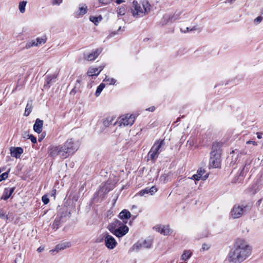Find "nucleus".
<instances>
[{
    "label": "nucleus",
    "mask_w": 263,
    "mask_h": 263,
    "mask_svg": "<svg viewBox=\"0 0 263 263\" xmlns=\"http://www.w3.org/2000/svg\"><path fill=\"white\" fill-rule=\"evenodd\" d=\"M252 248L243 239H238L228 255V260L232 263H240L251 254Z\"/></svg>",
    "instance_id": "1"
},
{
    "label": "nucleus",
    "mask_w": 263,
    "mask_h": 263,
    "mask_svg": "<svg viewBox=\"0 0 263 263\" xmlns=\"http://www.w3.org/2000/svg\"><path fill=\"white\" fill-rule=\"evenodd\" d=\"M133 15H147L152 10V6L147 0L142 1L141 5L137 1H134L130 9Z\"/></svg>",
    "instance_id": "2"
},
{
    "label": "nucleus",
    "mask_w": 263,
    "mask_h": 263,
    "mask_svg": "<svg viewBox=\"0 0 263 263\" xmlns=\"http://www.w3.org/2000/svg\"><path fill=\"white\" fill-rule=\"evenodd\" d=\"M107 228L112 234L119 238L126 234L129 230L126 223L117 219L109 223Z\"/></svg>",
    "instance_id": "3"
},
{
    "label": "nucleus",
    "mask_w": 263,
    "mask_h": 263,
    "mask_svg": "<svg viewBox=\"0 0 263 263\" xmlns=\"http://www.w3.org/2000/svg\"><path fill=\"white\" fill-rule=\"evenodd\" d=\"M220 144L215 142L213 143L211 157L210 159L209 165L213 168H218L220 164Z\"/></svg>",
    "instance_id": "4"
},
{
    "label": "nucleus",
    "mask_w": 263,
    "mask_h": 263,
    "mask_svg": "<svg viewBox=\"0 0 263 263\" xmlns=\"http://www.w3.org/2000/svg\"><path fill=\"white\" fill-rule=\"evenodd\" d=\"M102 240L98 241V242H100L104 240L105 247L109 250H112L116 247L118 243L112 235H110L108 232H105L102 234Z\"/></svg>",
    "instance_id": "5"
},
{
    "label": "nucleus",
    "mask_w": 263,
    "mask_h": 263,
    "mask_svg": "<svg viewBox=\"0 0 263 263\" xmlns=\"http://www.w3.org/2000/svg\"><path fill=\"white\" fill-rule=\"evenodd\" d=\"M135 119L133 115H124L119 117L117 123L120 126H132L134 123Z\"/></svg>",
    "instance_id": "6"
},
{
    "label": "nucleus",
    "mask_w": 263,
    "mask_h": 263,
    "mask_svg": "<svg viewBox=\"0 0 263 263\" xmlns=\"http://www.w3.org/2000/svg\"><path fill=\"white\" fill-rule=\"evenodd\" d=\"M246 206L243 205H240L239 204H235L231 209L230 215L233 219H237L241 217L245 211Z\"/></svg>",
    "instance_id": "7"
},
{
    "label": "nucleus",
    "mask_w": 263,
    "mask_h": 263,
    "mask_svg": "<svg viewBox=\"0 0 263 263\" xmlns=\"http://www.w3.org/2000/svg\"><path fill=\"white\" fill-rule=\"evenodd\" d=\"M63 146L69 156L73 154L78 149V146L72 138L67 140Z\"/></svg>",
    "instance_id": "8"
},
{
    "label": "nucleus",
    "mask_w": 263,
    "mask_h": 263,
    "mask_svg": "<svg viewBox=\"0 0 263 263\" xmlns=\"http://www.w3.org/2000/svg\"><path fill=\"white\" fill-rule=\"evenodd\" d=\"M153 229L163 235H170L172 232L168 226L158 224L154 227Z\"/></svg>",
    "instance_id": "9"
},
{
    "label": "nucleus",
    "mask_w": 263,
    "mask_h": 263,
    "mask_svg": "<svg viewBox=\"0 0 263 263\" xmlns=\"http://www.w3.org/2000/svg\"><path fill=\"white\" fill-rule=\"evenodd\" d=\"M152 245V240L151 239H147L143 240L141 242H138L136 244L134 245L133 247V249H136L138 250L140 248H149L151 247Z\"/></svg>",
    "instance_id": "10"
},
{
    "label": "nucleus",
    "mask_w": 263,
    "mask_h": 263,
    "mask_svg": "<svg viewBox=\"0 0 263 263\" xmlns=\"http://www.w3.org/2000/svg\"><path fill=\"white\" fill-rule=\"evenodd\" d=\"M205 173V171L203 169L200 168L198 170L197 173L194 175L192 177L188 178V179H195V180L198 181L200 179H202V180H206L209 174H206L205 175L203 176V174Z\"/></svg>",
    "instance_id": "11"
},
{
    "label": "nucleus",
    "mask_w": 263,
    "mask_h": 263,
    "mask_svg": "<svg viewBox=\"0 0 263 263\" xmlns=\"http://www.w3.org/2000/svg\"><path fill=\"white\" fill-rule=\"evenodd\" d=\"M101 49H97L92 51L91 53L89 54H85L84 59L89 61H93L99 56V55L101 53Z\"/></svg>",
    "instance_id": "12"
},
{
    "label": "nucleus",
    "mask_w": 263,
    "mask_h": 263,
    "mask_svg": "<svg viewBox=\"0 0 263 263\" xmlns=\"http://www.w3.org/2000/svg\"><path fill=\"white\" fill-rule=\"evenodd\" d=\"M59 145H50L48 148V154L52 158L59 157Z\"/></svg>",
    "instance_id": "13"
},
{
    "label": "nucleus",
    "mask_w": 263,
    "mask_h": 263,
    "mask_svg": "<svg viewBox=\"0 0 263 263\" xmlns=\"http://www.w3.org/2000/svg\"><path fill=\"white\" fill-rule=\"evenodd\" d=\"M157 191V189L156 186H153L151 188L146 187L145 189L141 190L139 193L137 194V195H139L140 196H145L147 194H149L151 195H153Z\"/></svg>",
    "instance_id": "14"
},
{
    "label": "nucleus",
    "mask_w": 263,
    "mask_h": 263,
    "mask_svg": "<svg viewBox=\"0 0 263 263\" xmlns=\"http://www.w3.org/2000/svg\"><path fill=\"white\" fill-rule=\"evenodd\" d=\"M164 140H158L155 142L152 148L158 154L163 149Z\"/></svg>",
    "instance_id": "15"
},
{
    "label": "nucleus",
    "mask_w": 263,
    "mask_h": 263,
    "mask_svg": "<svg viewBox=\"0 0 263 263\" xmlns=\"http://www.w3.org/2000/svg\"><path fill=\"white\" fill-rule=\"evenodd\" d=\"M57 77V74L47 75L46 76V79L44 87L45 88H49L50 87L51 84L54 83L55 82Z\"/></svg>",
    "instance_id": "16"
},
{
    "label": "nucleus",
    "mask_w": 263,
    "mask_h": 263,
    "mask_svg": "<svg viewBox=\"0 0 263 263\" xmlns=\"http://www.w3.org/2000/svg\"><path fill=\"white\" fill-rule=\"evenodd\" d=\"M43 121L37 119L33 125V130L37 133L40 134L42 132Z\"/></svg>",
    "instance_id": "17"
},
{
    "label": "nucleus",
    "mask_w": 263,
    "mask_h": 263,
    "mask_svg": "<svg viewBox=\"0 0 263 263\" xmlns=\"http://www.w3.org/2000/svg\"><path fill=\"white\" fill-rule=\"evenodd\" d=\"M119 217L123 223H126L127 220L130 217V213L126 210H124L119 214Z\"/></svg>",
    "instance_id": "18"
},
{
    "label": "nucleus",
    "mask_w": 263,
    "mask_h": 263,
    "mask_svg": "<svg viewBox=\"0 0 263 263\" xmlns=\"http://www.w3.org/2000/svg\"><path fill=\"white\" fill-rule=\"evenodd\" d=\"M103 69V67L100 66L99 68L90 67L87 71V75L89 77L98 75Z\"/></svg>",
    "instance_id": "19"
},
{
    "label": "nucleus",
    "mask_w": 263,
    "mask_h": 263,
    "mask_svg": "<svg viewBox=\"0 0 263 263\" xmlns=\"http://www.w3.org/2000/svg\"><path fill=\"white\" fill-rule=\"evenodd\" d=\"M128 17H118L116 21V25L118 27V30H120L121 27L124 26L126 22H128Z\"/></svg>",
    "instance_id": "20"
},
{
    "label": "nucleus",
    "mask_w": 263,
    "mask_h": 263,
    "mask_svg": "<svg viewBox=\"0 0 263 263\" xmlns=\"http://www.w3.org/2000/svg\"><path fill=\"white\" fill-rule=\"evenodd\" d=\"M10 151L11 155L15 158H19L21 155L23 153V149L18 147L11 148Z\"/></svg>",
    "instance_id": "21"
},
{
    "label": "nucleus",
    "mask_w": 263,
    "mask_h": 263,
    "mask_svg": "<svg viewBox=\"0 0 263 263\" xmlns=\"http://www.w3.org/2000/svg\"><path fill=\"white\" fill-rule=\"evenodd\" d=\"M14 191V187L5 189L2 199L4 200H7L11 196Z\"/></svg>",
    "instance_id": "22"
},
{
    "label": "nucleus",
    "mask_w": 263,
    "mask_h": 263,
    "mask_svg": "<svg viewBox=\"0 0 263 263\" xmlns=\"http://www.w3.org/2000/svg\"><path fill=\"white\" fill-rule=\"evenodd\" d=\"M192 252L191 250H184L181 256V259L183 261L188 260L192 256Z\"/></svg>",
    "instance_id": "23"
},
{
    "label": "nucleus",
    "mask_w": 263,
    "mask_h": 263,
    "mask_svg": "<svg viewBox=\"0 0 263 263\" xmlns=\"http://www.w3.org/2000/svg\"><path fill=\"white\" fill-rule=\"evenodd\" d=\"M59 158L61 159H65L67 157H68L69 156L67 153V152H66L65 147H63V146H60L59 145Z\"/></svg>",
    "instance_id": "24"
},
{
    "label": "nucleus",
    "mask_w": 263,
    "mask_h": 263,
    "mask_svg": "<svg viewBox=\"0 0 263 263\" xmlns=\"http://www.w3.org/2000/svg\"><path fill=\"white\" fill-rule=\"evenodd\" d=\"M71 246V243L69 242H65L58 245L55 249V251L59 252V251L64 250L66 248H69Z\"/></svg>",
    "instance_id": "25"
},
{
    "label": "nucleus",
    "mask_w": 263,
    "mask_h": 263,
    "mask_svg": "<svg viewBox=\"0 0 263 263\" xmlns=\"http://www.w3.org/2000/svg\"><path fill=\"white\" fill-rule=\"evenodd\" d=\"M46 41L47 37L45 36H43L41 37H37L35 40H33L35 46H40L44 44L46 42Z\"/></svg>",
    "instance_id": "26"
},
{
    "label": "nucleus",
    "mask_w": 263,
    "mask_h": 263,
    "mask_svg": "<svg viewBox=\"0 0 263 263\" xmlns=\"http://www.w3.org/2000/svg\"><path fill=\"white\" fill-rule=\"evenodd\" d=\"M87 11V7L84 4H81L79 5L78 14L83 15L86 13Z\"/></svg>",
    "instance_id": "27"
},
{
    "label": "nucleus",
    "mask_w": 263,
    "mask_h": 263,
    "mask_svg": "<svg viewBox=\"0 0 263 263\" xmlns=\"http://www.w3.org/2000/svg\"><path fill=\"white\" fill-rule=\"evenodd\" d=\"M158 155L159 154L155 152L152 148L148 154V157L153 160H155L158 157Z\"/></svg>",
    "instance_id": "28"
},
{
    "label": "nucleus",
    "mask_w": 263,
    "mask_h": 263,
    "mask_svg": "<svg viewBox=\"0 0 263 263\" xmlns=\"http://www.w3.org/2000/svg\"><path fill=\"white\" fill-rule=\"evenodd\" d=\"M105 86V85L103 83H101L99 85V86L97 88V90H96V91L95 93V95L97 97H98L100 95L101 92H102L103 89L104 88Z\"/></svg>",
    "instance_id": "29"
},
{
    "label": "nucleus",
    "mask_w": 263,
    "mask_h": 263,
    "mask_svg": "<svg viewBox=\"0 0 263 263\" xmlns=\"http://www.w3.org/2000/svg\"><path fill=\"white\" fill-rule=\"evenodd\" d=\"M109 184L108 183H106L105 185H104L100 191L101 192H103L104 193H108L109 191H110L111 190H112V187H109Z\"/></svg>",
    "instance_id": "30"
},
{
    "label": "nucleus",
    "mask_w": 263,
    "mask_h": 263,
    "mask_svg": "<svg viewBox=\"0 0 263 263\" xmlns=\"http://www.w3.org/2000/svg\"><path fill=\"white\" fill-rule=\"evenodd\" d=\"M31 109H32L31 103L30 104L28 102L27 103L26 106V108H25V112H24V115L25 116H29V115L30 114V113L31 111Z\"/></svg>",
    "instance_id": "31"
},
{
    "label": "nucleus",
    "mask_w": 263,
    "mask_h": 263,
    "mask_svg": "<svg viewBox=\"0 0 263 263\" xmlns=\"http://www.w3.org/2000/svg\"><path fill=\"white\" fill-rule=\"evenodd\" d=\"M104 81L107 83V84L108 85H114L116 82V80L114 78H109L107 77H106L104 80Z\"/></svg>",
    "instance_id": "32"
},
{
    "label": "nucleus",
    "mask_w": 263,
    "mask_h": 263,
    "mask_svg": "<svg viewBox=\"0 0 263 263\" xmlns=\"http://www.w3.org/2000/svg\"><path fill=\"white\" fill-rule=\"evenodd\" d=\"M0 218L8 220V217L7 215V212L3 209H0Z\"/></svg>",
    "instance_id": "33"
},
{
    "label": "nucleus",
    "mask_w": 263,
    "mask_h": 263,
    "mask_svg": "<svg viewBox=\"0 0 263 263\" xmlns=\"http://www.w3.org/2000/svg\"><path fill=\"white\" fill-rule=\"evenodd\" d=\"M102 17H89V21L94 23L95 25H98L101 21Z\"/></svg>",
    "instance_id": "34"
},
{
    "label": "nucleus",
    "mask_w": 263,
    "mask_h": 263,
    "mask_svg": "<svg viewBox=\"0 0 263 263\" xmlns=\"http://www.w3.org/2000/svg\"><path fill=\"white\" fill-rule=\"evenodd\" d=\"M197 29L196 26H193L192 27H186L185 29H183V28H181L180 30L182 32L186 33L187 32H189L192 30H195Z\"/></svg>",
    "instance_id": "35"
},
{
    "label": "nucleus",
    "mask_w": 263,
    "mask_h": 263,
    "mask_svg": "<svg viewBox=\"0 0 263 263\" xmlns=\"http://www.w3.org/2000/svg\"><path fill=\"white\" fill-rule=\"evenodd\" d=\"M112 121V118H107L105 120H104L103 124L105 126L107 127L111 124Z\"/></svg>",
    "instance_id": "36"
},
{
    "label": "nucleus",
    "mask_w": 263,
    "mask_h": 263,
    "mask_svg": "<svg viewBox=\"0 0 263 263\" xmlns=\"http://www.w3.org/2000/svg\"><path fill=\"white\" fill-rule=\"evenodd\" d=\"M26 4V2H22L19 4V9L22 13H23L25 11Z\"/></svg>",
    "instance_id": "37"
},
{
    "label": "nucleus",
    "mask_w": 263,
    "mask_h": 263,
    "mask_svg": "<svg viewBox=\"0 0 263 263\" xmlns=\"http://www.w3.org/2000/svg\"><path fill=\"white\" fill-rule=\"evenodd\" d=\"M117 13L120 15H124L125 13V9L123 7H119L117 9Z\"/></svg>",
    "instance_id": "38"
},
{
    "label": "nucleus",
    "mask_w": 263,
    "mask_h": 263,
    "mask_svg": "<svg viewBox=\"0 0 263 263\" xmlns=\"http://www.w3.org/2000/svg\"><path fill=\"white\" fill-rule=\"evenodd\" d=\"M35 46L34 42L33 40L28 42L26 44L25 48L28 49L32 47Z\"/></svg>",
    "instance_id": "39"
},
{
    "label": "nucleus",
    "mask_w": 263,
    "mask_h": 263,
    "mask_svg": "<svg viewBox=\"0 0 263 263\" xmlns=\"http://www.w3.org/2000/svg\"><path fill=\"white\" fill-rule=\"evenodd\" d=\"M262 21V17H256L253 20V24L255 25H257L260 24Z\"/></svg>",
    "instance_id": "40"
},
{
    "label": "nucleus",
    "mask_w": 263,
    "mask_h": 263,
    "mask_svg": "<svg viewBox=\"0 0 263 263\" xmlns=\"http://www.w3.org/2000/svg\"><path fill=\"white\" fill-rule=\"evenodd\" d=\"M52 5H60L62 3L63 0H50Z\"/></svg>",
    "instance_id": "41"
},
{
    "label": "nucleus",
    "mask_w": 263,
    "mask_h": 263,
    "mask_svg": "<svg viewBox=\"0 0 263 263\" xmlns=\"http://www.w3.org/2000/svg\"><path fill=\"white\" fill-rule=\"evenodd\" d=\"M27 136L28 137V139H30L31 141L33 143H35L36 142V139L34 136L29 134H27Z\"/></svg>",
    "instance_id": "42"
},
{
    "label": "nucleus",
    "mask_w": 263,
    "mask_h": 263,
    "mask_svg": "<svg viewBox=\"0 0 263 263\" xmlns=\"http://www.w3.org/2000/svg\"><path fill=\"white\" fill-rule=\"evenodd\" d=\"M8 174L7 173L5 172L3 173L2 175H0V181L5 180L6 178H8Z\"/></svg>",
    "instance_id": "43"
},
{
    "label": "nucleus",
    "mask_w": 263,
    "mask_h": 263,
    "mask_svg": "<svg viewBox=\"0 0 263 263\" xmlns=\"http://www.w3.org/2000/svg\"><path fill=\"white\" fill-rule=\"evenodd\" d=\"M170 21L169 17H162L161 23L162 25H164L167 24Z\"/></svg>",
    "instance_id": "44"
},
{
    "label": "nucleus",
    "mask_w": 263,
    "mask_h": 263,
    "mask_svg": "<svg viewBox=\"0 0 263 263\" xmlns=\"http://www.w3.org/2000/svg\"><path fill=\"white\" fill-rule=\"evenodd\" d=\"M42 201L44 202V203L45 204H47L49 201V199H48L47 195H44L42 197Z\"/></svg>",
    "instance_id": "45"
},
{
    "label": "nucleus",
    "mask_w": 263,
    "mask_h": 263,
    "mask_svg": "<svg viewBox=\"0 0 263 263\" xmlns=\"http://www.w3.org/2000/svg\"><path fill=\"white\" fill-rule=\"evenodd\" d=\"M15 262H17V263H20L22 261V257L21 254H17L16 256V258L14 260Z\"/></svg>",
    "instance_id": "46"
},
{
    "label": "nucleus",
    "mask_w": 263,
    "mask_h": 263,
    "mask_svg": "<svg viewBox=\"0 0 263 263\" xmlns=\"http://www.w3.org/2000/svg\"><path fill=\"white\" fill-rule=\"evenodd\" d=\"M77 85H75L74 88L71 90L70 94L71 95H74L78 91Z\"/></svg>",
    "instance_id": "47"
},
{
    "label": "nucleus",
    "mask_w": 263,
    "mask_h": 263,
    "mask_svg": "<svg viewBox=\"0 0 263 263\" xmlns=\"http://www.w3.org/2000/svg\"><path fill=\"white\" fill-rule=\"evenodd\" d=\"M112 1V0H99L100 3L105 5L110 3Z\"/></svg>",
    "instance_id": "48"
},
{
    "label": "nucleus",
    "mask_w": 263,
    "mask_h": 263,
    "mask_svg": "<svg viewBox=\"0 0 263 263\" xmlns=\"http://www.w3.org/2000/svg\"><path fill=\"white\" fill-rule=\"evenodd\" d=\"M81 80L80 79H78L76 81V83L75 85H77V89L79 90V89L80 88V86H81Z\"/></svg>",
    "instance_id": "49"
},
{
    "label": "nucleus",
    "mask_w": 263,
    "mask_h": 263,
    "mask_svg": "<svg viewBox=\"0 0 263 263\" xmlns=\"http://www.w3.org/2000/svg\"><path fill=\"white\" fill-rule=\"evenodd\" d=\"M58 226H59V221L55 220L53 224V228L57 229L58 228Z\"/></svg>",
    "instance_id": "50"
},
{
    "label": "nucleus",
    "mask_w": 263,
    "mask_h": 263,
    "mask_svg": "<svg viewBox=\"0 0 263 263\" xmlns=\"http://www.w3.org/2000/svg\"><path fill=\"white\" fill-rule=\"evenodd\" d=\"M209 248V246L206 244H203L202 246V249L203 250H208Z\"/></svg>",
    "instance_id": "51"
},
{
    "label": "nucleus",
    "mask_w": 263,
    "mask_h": 263,
    "mask_svg": "<svg viewBox=\"0 0 263 263\" xmlns=\"http://www.w3.org/2000/svg\"><path fill=\"white\" fill-rule=\"evenodd\" d=\"M247 144H252L253 145H257V143L255 141H248L246 142Z\"/></svg>",
    "instance_id": "52"
},
{
    "label": "nucleus",
    "mask_w": 263,
    "mask_h": 263,
    "mask_svg": "<svg viewBox=\"0 0 263 263\" xmlns=\"http://www.w3.org/2000/svg\"><path fill=\"white\" fill-rule=\"evenodd\" d=\"M155 107L154 106H152V107H150L147 108L146 110L151 111V112H153L155 110Z\"/></svg>",
    "instance_id": "53"
},
{
    "label": "nucleus",
    "mask_w": 263,
    "mask_h": 263,
    "mask_svg": "<svg viewBox=\"0 0 263 263\" xmlns=\"http://www.w3.org/2000/svg\"><path fill=\"white\" fill-rule=\"evenodd\" d=\"M236 0H227L226 2H225V3L226 4H231L232 3H233Z\"/></svg>",
    "instance_id": "54"
},
{
    "label": "nucleus",
    "mask_w": 263,
    "mask_h": 263,
    "mask_svg": "<svg viewBox=\"0 0 263 263\" xmlns=\"http://www.w3.org/2000/svg\"><path fill=\"white\" fill-rule=\"evenodd\" d=\"M45 133H42L41 135V137L39 138V141H41L45 137Z\"/></svg>",
    "instance_id": "55"
},
{
    "label": "nucleus",
    "mask_w": 263,
    "mask_h": 263,
    "mask_svg": "<svg viewBox=\"0 0 263 263\" xmlns=\"http://www.w3.org/2000/svg\"><path fill=\"white\" fill-rule=\"evenodd\" d=\"M257 137L258 139H261L262 138V134L261 133H257Z\"/></svg>",
    "instance_id": "56"
},
{
    "label": "nucleus",
    "mask_w": 263,
    "mask_h": 263,
    "mask_svg": "<svg viewBox=\"0 0 263 263\" xmlns=\"http://www.w3.org/2000/svg\"><path fill=\"white\" fill-rule=\"evenodd\" d=\"M44 250V248L43 247H39L37 249V251L38 252H41L42 251H43Z\"/></svg>",
    "instance_id": "57"
},
{
    "label": "nucleus",
    "mask_w": 263,
    "mask_h": 263,
    "mask_svg": "<svg viewBox=\"0 0 263 263\" xmlns=\"http://www.w3.org/2000/svg\"><path fill=\"white\" fill-rule=\"evenodd\" d=\"M27 134H29L28 133H27V132L25 133L24 134H23V137L24 138H27V139H28V137L27 136Z\"/></svg>",
    "instance_id": "58"
},
{
    "label": "nucleus",
    "mask_w": 263,
    "mask_h": 263,
    "mask_svg": "<svg viewBox=\"0 0 263 263\" xmlns=\"http://www.w3.org/2000/svg\"><path fill=\"white\" fill-rule=\"evenodd\" d=\"M124 2L123 0H117L116 3L118 4H120Z\"/></svg>",
    "instance_id": "59"
},
{
    "label": "nucleus",
    "mask_w": 263,
    "mask_h": 263,
    "mask_svg": "<svg viewBox=\"0 0 263 263\" xmlns=\"http://www.w3.org/2000/svg\"><path fill=\"white\" fill-rule=\"evenodd\" d=\"M116 32H111L110 35L108 36V37H111L112 35H114L115 34H116Z\"/></svg>",
    "instance_id": "60"
},
{
    "label": "nucleus",
    "mask_w": 263,
    "mask_h": 263,
    "mask_svg": "<svg viewBox=\"0 0 263 263\" xmlns=\"http://www.w3.org/2000/svg\"><path fill=\"white\" fill-rule=\"evenodd\" d=\"M52 192H53V193H52L53 196H54V195L55 194V193H56V190H53L52 191Z\"/></svg>",
    "instance_id": "61"
},
{
    "label": "nucleus",
    "mask_w": 263,
    "mask_h": 263,
    "mask_svg": "<svg viewBox=\"0 0 263 263\" xmlns=\"http://www.w3.org/2000/svg\"><path fill=\"white\" fill-rule=\"evenodd\" d=\"M137 208V206H136V205H133V206H132V209H136Z\"/></svg>",
    "instance_id": "62"
},
{
    "label": "nucleus",
    "mask_w": 263,
    "mask_h": 263,
    "mask_svg": "<svg viewBox=\"0 0 263 263\" xmlns=\"http://www.w3.org/2000/svg\"><path fill=\"white\" fill-rule=\"evenodd\" d=\"M261 14H263V9L261 10Z\"/></svg>",
    "instance_id": "63"
},
{
    "label": "nucleus",
    "mask_w": 263,
    "mask_h": 263,
    "mask_svg": "<svg viewBox=\"0 0 263 263\" xmlns=\"http://www.w3.org/2000/svg\"><path fill=\"white\" fill-rule=\"evenodd\" d=\"M14 263H17V262H15V261H14Z\"/></svg>",
    "instance_id": "64"
}]
</instances>
